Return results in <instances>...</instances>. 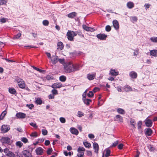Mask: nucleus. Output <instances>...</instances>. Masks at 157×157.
Listing matches in <instances>:
<instances>
[{
  "label": "nucleus",
  "mask_w": 157,
  "mask_h": 157,
  "mask_svg": "<svg viewBox=\"0 0 157 157\" xmlns=\"http://www.w3.org/2000/svg\"><path fill=\"white\" fill-rule=\"evenodd\" d=\"M64 68L67 73H70L79 70V65L77 64H73L71 62L64 63Z\"/></svg>",
  "instance_id": "f257e3e1"
},
{
  "label": "nucleus",
  "mask_w": 157,
  "mask_h": 157,
  "mask_svg": "<svg viewBox=\"0 0 157 157\" xmlns=\"http://www.w3.org/2000/svg\"><path fill=\"white\" fill-rule=\"evenodd\" d=\"M0 141L3 144L10 145L11 143L10 138L8 137L2 136L1 137L0 139Z\"/></svg>",
  "instance_id": "f03ea898"
},
{
  "label": "nucleus",
  "mask_w": 157,
  "mask_h": 157,
  "mask_svg": "<svg viewBox=\"0 0 157 157\" xmlns=\"http://www.w3.org/2000/svg\"><path fill=\"white\" fill-rule=\"evenodd\" d=\"M67 35L68 39L70 41H72L74 37L77 35V34L73 31H68Z\"/></svg>",
  "instance_id": "7ed1b4c3"
},
{
  "label": "nucleus",
  "mask_w": 157,
  "mask_h": 157,
  "mask_svg": "<svg viewBox=\"0 0 157 157\" xmlns=\"http://www.w3.org/2000/svg\"><path fill=\"white\" fill-rule=\"evenodd\" d=\"M9 126L7 125H3L1 128V131L2 133H5L7 132L10 129Z\"/></svg>",
  "instance_id": "20e7f679"
},
{
  "label": "nucleus",
  "mask_w": 157,
  "mask_h": 157,
  "mask_svg": "<svg viewBox=\"0 0 157 157\" xmlns=\"http://www.w3.org/2000/svg\"><path fill=\"white\" fill-rule=\"evenodd\" d=\"M18 85L21 88H23L25 87V84L24 82L21 79H18L17 80Z\"/></svg>",
  "instance_id": "39448f33"
},
{
  "label": "nucleus",
  "mask_w": 157,
  "mask_h": 157,
  "mask_svg": "<svg viewBox=\"0 0 157 157\" xmlns=\"http://www.w3.org/2000/svg\"><path fill=\"white\" fill-rule=\"evenodd\" d=\"M51 59L52 63L55 64L58 61V57L56 55L53 56L51 57Z\"/></svg>",
  "instance_id": "423d86ee"
},
{
  "label": "nucleus",
  "mask_w": 157,
  "mask_h": 157,
  "mask_svg": "<svg viewBox=\"0 0 157 157\" xmlns=\"http://www.w3.org/2000/svg\"><path fill=\"white\" fill-rule=\"evenodd\" d=\"M16 116L18 118L23 119L25 118L26 115L24 113L19 112L16 114Z\"/></svg>",
  "instance_id": "0eeeda50"
},
{
  "label": "nucleus",
  "mask_w": 157,
  "mask_h": 157,
  "mask_svg": "<svg viewBox=\"0 0 157 157\" xmlns=\"http://www.w3.org/2000/svg\"><path fill=\"white\" fill-rule=\"evenodd\" d=\"M36 153L37 155H41L43 153V149L41 147H38L36 150Z\"/></svg>",
  "instance_id": "6e6552de"
},
{
  "label": "nucleus",
  "mask_w": 157,
  "mask_h": 157,
  "mask_svg": "<svg viewBox=\"0 0 157 157\" xmlns=\"http://www.w3.org/2000/svg\"><path fill=\"white\" fill-rule=\"evenodd\" d=\"M62 86V85L61 82H57L53 84L52 86V87L53 88H59Z\"/></svg>",
  "instance_id": "1a4fd4ad"
},
{
  "label": "nucleus",
  "mask_w": 157,
  "mask_h": 157,
  "mask_svg": "<svg viewBox=\"0 0 157 157\" xmlns=\"http://www.w3.org/2000/svg\"><path fill=\"white\" fill-rule=\"evenodd\" d=\"M93 147L94 150L95 152L97 154L99 150V146L98 144L96 143H94L93 144Z\"/></svg>",
  "instance_id": "9d476101"
},
{
  "label": "nucleus",
  "mask_w": 157,
  "mask_h": 157,
  "mask_svg": "<svg viewBox=\"0 0 157 157\" xmlns=\"http://www.w3.org/2000/svg\"><path fill=\"white\" fill-rule=\"evenodd\" d=\"M97 37L98 38L101 40H103L105 39L107 37V36L105 34H99L97 35Z\"/></svg>",
  "instance_id": "9b49d317"
},
{
  "label": "nucleus",
  "mask_w": 157,
  "mask_h": 157,
  "mask_svg": "<svg viewBox=\"0 0 157 157\" xmlns=\"http://www.w3.org/2000/svg\"><path fill=\"white\" fill-rule=\"evenodd\" d=\"M113 25L114 28L117 29L119 28V25L118 21L117 20H114L113 22Z\"/></svg>",
  "instance_id": "f8f14e48"
},
{
  "label": "nucleus",
  "mask_w": 157,
  "mask_h": 157,
  "mask_svg": "<svg viewBox=\"0 0 157 157\" xmlns=\"http://www.w3.org/2000/svg\"><path fill=\"white\" fill-rule=\"evenodd\" d=\"M152 122L151 120L146 119L145 120V124L147 127H151L152 126Z\"/></svg>",
  "instance_id": "ddd939ff"
},
{
  "label": "nucleus",
  "mask_w": 157,
  "mask_h": 157,
  "mask_svg": "<svg viewBox=\"0 0 157 157\" xmlns=\"http://www.w3.org/2000/svg\"><path fill=\"white\" fill-rule=\"evenodd\" d=\"M57 49L59 50H62L63 48V45L62 42H59L57 44Z\"/></svg>",
  "instance_id": "4468645a"
},
{
  "label": "nucleus",
  "mask_w": 157,
  "mask_h": 157,
  "mask_svg": "<svg viewBox=\"0 0 157 157\" xmlns=\"http://www.w3.org/2000/svg\"><path fill=\"white\" fill-rule=\"evenodd\" d=\"M114 120L118 121L119 122H122L123 121V118L119 115H117L116 116Z\"/></svg>",
  "instance_id": "2eb2a0df"
},
{
  "label": "nucleus",
  "mask_w": 157,
  "mask_h": 157,
  "mask_svg": "<svg viewBox=\"0 0 157 157\" xmlns=\"http://www.w3.org/2000/svg\"><path fill=\"white\" fill-rule=\"evenodd\" d=\"M71 133L73 134L76 135H77L78 133V131L77 129L75 128H70Z\"/></svg>",
  "instance_id": "dca6fc26"
},
{
  "label": "nucleus",
  "mask_w": 157,
  "mask_h": 157,
  "mask_svg": "<svg viewBox=\"0 0 157 157\" xmlns=\"http://www.w3.org/2000/svg\"><path fill=\"white\" fill-rule=\"evenodd\" d=\"M83 28L84 30L87 31L91 32L94 31V29L93 28L87 26L85 25H83Z\"/></svg>",
  "instance_id": "f3484780"
},
{
  "label": "nucleus",
  "mask_w": 157,
  "mask_h": 157,
  "mask_svg": "<svg viewBox=\"0 0 157 157\" xmlns=\"http://www.w3.org/2000/svg\"><path fill=\"white\" fill-rule=\"evenodd\" d=\"M129 75L130 77L133 78H135L137 77V73L134 71H132L129 73Z\"/></svg>",
  "instance_id": "a211bd4d"
},
{
  "label": "nucleus",
  "mask_w": 157,
  "mask_h": 157,
  "mask_svg": "<svg viewBox=\"0 0 157 157\" xmlns=\"http://www.w3.org/2000/svg\"><path fill=\"white\" fill-rule=\"evenodd\" d=\"M94 74H88L87 75V78L90 80H93L95 77Z\"/></svg>",
  "instance_id": "6ab92c4d"
},
{
  "label": "nucleus",
  "mask_w": 157,
  "mask_h": 157,
  "mask_svg": "<svg viewBox=\"0 0 157 157\" xmlns=\"http://www.w3.org/2000/svg\"><path fill=\"white\" fill-rule=\"evenodd\" d=\"M110 74L112 75L116 76L118 75V72L115 71L114 69H112Z\"/></svg>",
  "instance_id": "aec40b11"
},
{
  "label": "nucleus",
  "mask_w": 157,
  "mask_h": 157,
  "mask_svg": "<svg viewBox=\"0 0 157 157\" xmlns=\"http://www.w3.org/2000/svg\"><path fill=\"white\" fill-rule=\"evenodd\" d=\"M134 6V3L131 2H128L127 4V6L129 9H132L133 8Z\"/></svg>",
  "instance_id": "412c9836"
},
{
  "label": "nucleus",
  "mask_w": 157,
  "mask_h": 157,
  "mask_svg": "<svg viewBox=\"0 0 157 157\" xmlns=\"http://www.w3.org/2000/svg\"><path fill=\"white\" fill-rule=\"evenodd\" d=\"M152 131L150 128H147L146 129L145 134L148 136H150L152 133Z\"/></svg>",
  "instance_id": "4be33fe9"
},
{
  "label": "nucleus",
  "mask_w": 157,
  "mask_h": 157,
  "mask_svg": "<svg viewBox=\"0 0 157 157\" xmlns=\"http://www.w3.org/2000/svg\"><path fill=\"white\" fill-rule=\"evenodd\" d=\"M151 55L155 57H157V50H153L150 51Z\"/></svg>",
  "instance_id": "5701e85b"
},
{
  "label": "nucleus",
  "mask_w": 157,
  "mask_h": 157,
  "mask_svg": "<svg viewBox=\"0 0 157 157\" xmlns=\"http://www.w3.org/2000/svg\"><path fill=\"white\" fill-rule=\"evenodd\" d=\"M76 14L77 13L75 12H74L68 14L67 15V16L69 18H72L75 17Z\"/></svg>",
  "instance_id": "b1692460"
},
{
  "label": "nucleus",
  "mask_w": 157,
  "mask_h": 157,
  "mask_svg": "<svg viewBox=\"0 0 157 157\" xmlns=\"http://www.w3.org/2000/svg\"><path fill=\"white\" fill-rule=\"evenodd\" d=\"M82 99L84 103L87 105H89L90 102L91 101L90 99H86V98H82Z\"/></svg>",
  "instance_id": "393cba45"
},
{
  "label": "nucleus",
  "mask_w": 157,
  "mask_h": 157,
  "mask_svg": "<svg viewBox=\"0 0 157 157\" xmlns=\"http://www.w3.org/2000/svg\"><path fill=\"white\" fill-rule=\"evenodd\" d=\"M105 151L106 152V153L105 155H104V156L106 157H108L110 156V151L109 149H106L105 150Z\"/></svg>",
  "instance_id": "a878e982"
},
{
  "label": "nucleus",
  "mask_w": 157,
  "mask_h": 157,
  "mask_svg": "<svg viewBox=\"0 0 157 157\" xmlns=\"http://www.w3.org/2000/svg\"><path fill=\"white\" fill-rule=\"evenodd\" d=\"M9 91L10 93L13 94H15L16 92L15 90L12 88H9Z\"/></svg>",
  "instance_id": "bb28decb"
},
{
  "label": "nucleus",
  "mask_w": 157,
  "mask_h": 157,
  "mask_svg": "<svg viewBox=\"0 0 157 157\" xmlns=\"http://www.w3.org/2000/svg\"><path fill=\"white\" fill-rule=\"evenodd\" d=\"M131 21L133 23L136 22L137 21V17L136 16H132L130 17Z\"/></svg>",
  "instance_id": "cd10ccee"
},
{
  "label": "nucleus",
  "mask_w": 157,
  "mask_h": 157,
  "mask_svg": "<svg viewBox=\"0 0 157 157\" xmlns=\"http://www.w3.org/2000/svg\"><path fill=\"white\" fill-rule=\"evenodd\" d=\"M117 112L119 113L122 114H124L125 113L124 110L122 109L118 108L117 109Z\"/></svg>",
  "instance_id": "c85d7f7f"
},
{
  "label": "nucleus",
  "mask_w": 157,
  "mask_h": 157,
  "mask_svg": "<svg viewBox=\"0 0 157 157\" xmlns=\"http://www.w3.org/2000/svg\"><path fill=\"white\" fill-rule=\"evenodd\" d=\"M124 90L126 92H129L132 90L131 87L128 86H126L124 87Z\"/></svg>",
  "instance_id": "c756f323"
},
{
  "label": "nucleus",
  "mask_w": 157,
  "mask_h": 157,
  "mask_svg": "<svg viewBox=\"0 0 157 157\" xmlns=\"http://www.w3.org/2000/svg\"><path fill=\"white\" fill-rule=\"evenodd\" d=\"M83 144L86 147L89 148L91 147V144L90 143L87 142H85L83 143Z\"/></svg>",
  "instance_id": "7c9ffc66"
},
{
  "label": "nucleus",
  "mask_w": 157,
  "mask_h": 157,
  "mask_svg": "<svg viewBox=\"0 0 157 157\" xmlns=\"http://www.w3.org/2000/svg\"><path fill=\"white\" fill-rule=\"evenodd\" d=\"M59 80L62 82H65L66 80V77L65 76H61L59 77Z\"/></svg>",
  "instance_id": "2f4dec72"
},
{
  "label": "nucleus",
  "mask_w": 157,
  "mask_h": 157,
  "mask_svg": "<svg viewBox=\"0 0 157 157\" xmlns=\"http://www.w3.org/2000/svg\"><path fill=\"white\" fill-rule=\"evenodd\" d=\"M16 145L18 147H21L23 145V144L21 141H19L16 142Z\"/></svg>",
  "instance_id": "473e14b6"
},
{
  "label": "nucleus",
  "mask_w": 157,
  "mask_h": 157,
  "mask_svg": "<svg viewBox=\"0 0 157 157\" xmlns=\"http://www.w3.org/2000/svg\"><path fill=\"white\" fill-rule=\"evenodd\" d=\"M150 40L153 42L157 43V37H152L150 38Z\"/></svg>",
  "instance_id": "72a5a7b5"
},
{
  "label": "nucleus",
  "mask_w": 157,
  "mask_h": 157,
  "mask_svg": "<svg viewBox=\"0 0 157 157\" xmlns=\"http://www.w3.org/2000/svg\"><path fill=\"white\" fill-rule=\"evenodd\" d=\"M36 102L37 104L40 105L42 104V101L40 98H37L36 101Z\"/></svg>",
  "instance_id": "f704fd0d"
},
{
  "label": "nucleus",
  "mask_w": 157,
  "mask_h": 157,
  "mask_svg": "<svg viewBox=\"0 0 157 157\" xmlns=\"http://www.w3.org/2000/svg\"><path fill=\"white\" fill-rule=\"evenodd\" d=\"M6 112L5 111H3L1 114L0 117V119H2L4 116L6 115Z\"/></svg>",
  "instance_id": "c9c22d12"
},
{
  "label": "nucleus",
  "mask_w": 157,
  "mask_h": 157,
  "mask_svg": "<svg viewBox=\"0 0 157 157\" xmlns=\"http://www.w3.org/2000/svg\"><path fill=\"white\" fill-rule=\"evenodd\" d=\"M33 67L35 70H36V71L40 72L43 73L45 71L44 70H41L37 67H36L34 66H32Z\"/></svg>",
  "instance_id": "e433bc0d"
},
{
  "label": "nucleus",
  "mask_w": 157,
  "mask_h": 157,
  "mask_svg": "<svg viewBox=\"0 0 157 157\" xmlns=\"http://www.w3.org/2000/svg\"><path fill=\"white\" fill-rule=\"evenodd\" d=\"M84 115V114L83 113H82L80 111H78V112L77 116L78 117H81L82 116H83Z\"/></svg>",
  "instance_id": "4c0bfd02"
},
{
  "label": "nucleus",
  "mask_w": 157,
  "mask_h": 157,
  "mask_svg": "<svg viewBox=\"0 0 157 157\" xmlns=\"http://www.w3.org/2000/svg\"><path fill=\"white\" fill-rule=\"evenodd\" d=\"M46 79L48 80L52 79L53 78V77L52 75H48L46 76Z\"/></svg>",
  "instance_id": "58836bf2"
},
{
  "label": "nucleus",
  "mask_w": 157,
  "mask_h": 157,
  "mask_svg": "<svg viewBox=\"0 0 157 157\" xmlns=\"http://www.w3.org/2000/svg\"><path fill=\"white\" fill-rule=\"evenodd\" d=\"M78 153L77 154V156L78 157H83L84 153L83 152L78 151Z\"/></svg>",
  "instance_id": "ea45409f"
},
{
  "label": "nucleus",
  "mask_w": 157,
  "mask_h": 157,
  "mask_svg": "<svg viewBox=\"0 0 157 157\" xmlns=\"http://www.w3.org/2000/svg\"><path fill=\"white\" fill-rule=\"evenodd\" d=\"M85 149L83 147H80L78 149V151L83 152L85 151Z\"/></svg>",
  "instance_id": "a19ab883"
},
{
  "label": "nucleus",
  "mask_w": 157,
  "mask_h": 157,
  "mask_svg": "<svg viewBox=\"0 0 157 157\" xmlns=\"http://www.w3.org/2000/svg\"><path fill=\"white\" fill-rule=\"evenodd\" d=\"M7 0H1L0 2V5H2L6 4L7 2Z\"/></svg>",
  "instance_id": "79ce46f5"
},
{
  "label": "nucleus",
  "mask_w": 157,
  "mask_h": 157,
  "mask_svg": "<svg viewBox=\"0 0 157 157\" xmlns=\"http://www.w3.org/2000/svg\"><path fill=\"white\" fill-rule=\"evenodd\" d=\"M49 21L47 20H45L43 21V24L45 26H48L49 24Z\"/></svg>",
  "instance_id": "37998d69"
},
{
  "label": "nucleus",
  "mask_w": 157,
  "mask_h": 157,
  "mask_svg": "<svg viewBox=\"0 0 157 157\" xmlns=\"http://www.w3.org/2000/svg\"><path fill=\"white\" fill-rule=\"evenodd\" d=\"M7 155L9 157H14V154L10 151L8 153Z\"/></svg>",
  "instance_id": "c03bdc74"
},
{
  "label": "nucleus",
  "mask_w": 157,
  "mask_h": 157,
  "mask_svg": "<svg viewBox=\"0 0 157 157\" xmlns=\"http://www.w3.org/2000/svg\"><path fill=\"white\" fill-rule=\"evenodd\" d=\"M42 134L44 135H46L47 134L48 131H47L45 129H42Z\"/></svg>",
  "instance_id": "a18cd8bd"
},
{
  "label": "nucleus",
  "mask_w": 157,
  "mask_h": 157,
  "mask_svg": "<svg viewBox=\"0 0 157 157\" xmlns=\"http://www.w3.org/2000/svg\"><path fill=\"white\" fill-rule=\"evenodd\" d=\"M21 141L23 142L26 143L28 142V139L25 137H23L21 138Z\"/></svg>",
  "instance_id": "49530a36"
},
{
  "label": "nucleus",
  "mask_w": 157,
  "mask_h": 157,
  "mask_svg": "<svg viewBox=\"0 0 157 157\" xmlns=\"http://www.w3.org/2000/svg\"><path fill=\"white\" fill-rule=\"evenodd\" d=\"M22 154L24 155L25 157H27V156H28V155L27 154V153L29 154V153L27 152V151L26 150L24 151H22Z\"/></svg>",
  "instance_id": "de8ad7c7"
},
{
  "label": "nucleus",
  "mask_w": 157,
  "mask_h": 157,
  "mask_svg": "<svg viewBox=\"0 0 157 157\" xmlns=\"http://www.w3.org/2000/svg\"><path fill=\"white\" fill-rule=\"evenodd\" d=\"M130 122L131 125H132L134 127H135L134 120L133 119H131L130 120Z\"/></svg>",
  "instance_id": "09e8293b"
},
{
  "label": "nucleus",
  "mask_w": 157,
  "mask_h": 157,
  "mask_svg": "<svg viewBox=\"0 0 157 157\" xmlns=\"http://www.w3.org/2000/svg\"><path fill=\"white\" fill-rule=\"evenodd\" d=\"M59 120L60 121L63 123H65L66 122V120L65 118L63 117H61L59 118Z\"/></svg>",
  "instance_id": "8fccbe9b"
},
{
  "label": "nucleus",
  "mask_w": 157,
  "mask_h": 157,
  "mask_svg": "<svg viewBox=\"0 0 157 157\" xmlns=\"http://www.w3.org/2000/svg\"><path fill=\"white\" fill-rule=\"evenodd\" d=\"M111 30V27L109 25H108L106 26L105 27V30L107 32H109Z\"/></svg>",
  "instance_id": "3c124183"
},
{
  "label": "nucleus",
  "mask_w": 157,
  "mask_h": 157,
  "mask_svg": "<svg viewBox=\"0 0 157 157\" xmlns=\"http://www.w3.org/2000/svg\"><path fill=\"white\" fill-rule=\"evenodd\" d=\"M29 124L31 126L36 128L37 127L36 123H33V122H31L29 123Z\"/></svg>",
  "instance_id": "603ef678"
},
{
  "label": "nucleus",
  "mask_w": 157,
  "mask_h": 157,
  "mask_svg": "<svg viewBox=\"0 0 157 157\" xmlns=\"http://www.w3.org/2000/svg\"><path fill=\"white\" fill-rule=\"evenodd\" d=\"M52 94L55 95H56L58 94V91L56 90L53 89L52 90Z\"/></svg>",
  "instance_id": "864d4df0"
},
{
  "label": "nucleus",
  "mask_w": 157,
  "mask_h": 157,
  "mask_svg": "<svg viewBox=\"0 0 157 157\" xmlns=\"http://www.w3.org/2000/svg\"><path fill=\"white\" fill-rule=\"evenodd\" d=\"M86 154L88 156H91L92 155V153L91 151H86Z\"/></svg>",
  "instance_id": "5fc2aeb1"
},
{
  "label": "nucleus",
  "mask_w": 157,
  "mask_h": 157,
  "mask_svg": "<svg viewBox=\"0 0 157 157\" xmlns=\"http://www.w3.org/2000/svg\"><path fill=\"white\" fill-rule=\"evenodd\" d=\"M21 33H19L17 34V35H16L15 36L13 37V38L14 39H18L21 36Z\"/></svg>",
  "instance_id": "6e6d98bb"
},
{
  "label": "nucleus",
  "mask_w": 157,
  "mask_h": 157,
  "mask_svg": "<svg viewBox=\"0 0 157 157\" xmlns=\"http://www.w3.org/2000/svg\"><path fill=\"white\" fill-rule=\"evenodd\" d=\"M94 93L92 91H90L89 93L87 94L88 96L89 97H91L94 95Z\"/></svg>",
  "instance_id": "4d7b16f0"
},
{
  "label": "nucleus",
  "mask_w": 157,
  "mask_h": 157,
  "mask_svg": "<svg viewBox=\"0 0 157 157\" xmlns=\"http://www.w3.org/2000/svg\"><path fill=\"white\" fill-rule=\"evenodd\" d=\"M142 124V122L141 121H139L138 123V129H140L141 127Z\"/></svg>",
  "instance_id": "13d9d810"
},
{
  "label": "nucleus",
  "mask_w": 157,
  "mask_h": 157,
  "mask_svg": "<svg viewBox=\"0 0 157 157\" xmlns=\"http://www.w3.org/2000/svg\"><path fill=\"white\" fill-rule=\"evenodd\" d=\"M118 143V141L117 140L113 143V145L111 146L112 147H114L116 146Z\"/></svg>",
  "instance_id": "bf43d9fd"
},
{
  "label": "nucleus",
  "mask_w": 157,
  "mask_h": 157,
  "mask_svg": "<svg viewBox=\"0 0 157 157\" xmlns=\"http://www.w3.org/2000/svg\"><path fill=\"white\" fill-rule=\"evenodd\" d=\"M31 136L33 137H36L37 136V134L36 132L33 133L31 134Z\"/></svg>",
  "instance_id": "052dcab7"
},
{
  "label": "nucleus",
  "mask_w": 157,
  "mask_h": 157,
  "mask_svg": "<svg viewBox=\"0 0 157 157\" xmlns=\"http://www.w3.org/2000/svg\"><path fill=\"white\" fill-rule=\"evenodd\" d=\"M10 151L7 148H6L4 149V152L6 155H7L8 153L10 152Z\"/></svg>",
  "instance_id": "680f3d73"
},
{
  "label": "nucleus",
  "mask_w": 157,
  "mask_h": 157,
  "mask_svg": "<svg viewBox=\"0 0 157 157\" xmlns=\"http://www.w3.org/2000/svg\"><path fill=\"white\" fill-rule=\"evenodd\" d=\"M26 105L29 109H32V108L34 107V105L33 104H31L29 105L27 104Z\"/></svg>",
  "instance_id": "e2e57ef3"
},
{
  "label": "nucleus",
  "mask_w": 157,
  "mask_h": 157,
  "mask_svg": "<svg viewBox=\"0 0 157 157\" xmlns=\"http://www.w3.org/2000/svg\"><path fill=\"white\" fill-rule=\"evenodd\" d=\"M88 137L90 139H93L94 138V135L92 134H90L88 135Z\"/></svg>",
  "instance_id": "0e129e2a"
},
{
  "label": "nucleus",
  "mask_w": 157,
  "mask_h": 157,
  "mask_svg": "<svg viewBox=\"0 0 157 157\" xmlns=\"http://www.w3.org/2000/svg\"><path fill=\"white\" fill-rule=\"evenodd\" d=\"M0 21L1 22L3 23H5L6 21V19L5 18H2L0 19Z\"/></svg>",
  "instance_id": "69168bd1"
},
{
  "label": "nucleus",
  "mask_w": 157,
  "mask_h": 157,
  "mask_svg": "<svg viewBox=\"0 0 157 157\" xmlns=\"http://www.w3.org/2000/svg\"><path fill=\"white\" fill-rule=\"evenodd\" d=\"M123 146V145L122 144H119L118 146V148L119 149H121Z\"/></svg>",
  "instance_id": "338daca9"
},
{
  "label": "nucleus",
  "mask_w": 157,
  "mask_h": 157,
  "mask_svg": "<svg viewBox=\"0 0 157 157\" xmlns=\"http://www.w3.org/2000/svg\"><path fill=\"white\" fill-rule=\"evenodd\" d=\"M52 149L49 148L47 151V153L48 155H50L52 152Z\"/></svg>",
  "instance_id": "774afa93"
}]
</instances>
